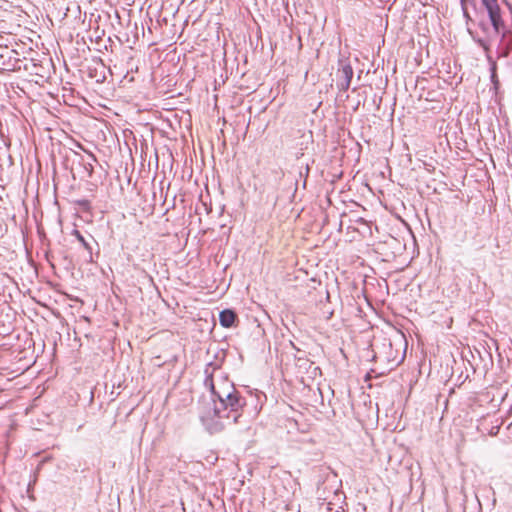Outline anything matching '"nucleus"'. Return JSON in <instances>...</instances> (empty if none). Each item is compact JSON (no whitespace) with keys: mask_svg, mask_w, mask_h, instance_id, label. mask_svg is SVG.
Here are the masks:
<instances>
[{"mask_svg":"<svg viewBox=\"0 0 512 512\" xmlns=\"http://www.w3.org/2000/svg\"><path fill=\"white\" fill-rule=\"evenodd\" d=\"M213 402L214 416L226 417V419L230 420V423L233 424L241 422L242 411L246 406V399L238 390H235L234 393H231L226 399L224 398L221 401L213 399Z\"/></svg>","mask_w":512,"mask_h":512,"instance_id":"1","label":"nucleus"},{"mask_svg":"<svg viewBox=\"0 0 512 512\" xmlns=\"http://www.w3.org/2000/svg\"><path fill=\"white\" fill-rule=\"evenodd\" d=\"M465 27L468 35L478 47L483 49L485 55L490 54L492 44L491 35L493 34L490 20L482 15L478 19L472 17V22L469 24L465 22Z\"/></svg>","mask_w":512,"mask_h":512,"instance_id":"2","label":"nucleus"},{"mask_svg":"<svg viewBox=\"0 0 512 512\" xmlns=\"http://www.w3.org/2000/svg\"><path fill=\"white\" fill-rule=\"evenodd\" d=\"M221 361L209 362L206 365L204 370L205 379L204 385L209 388L212 400L216 399V401H221L224 398L226 399L231 393H234L237 390L234 384L228 381L227 378L222 379L217 385H215L213 381V374L216 370L220 369Z\"/></svg>","mask_w":512,"mask_h":512,"instance_id":"3","label":"nucleus"},{"mask_svg":"<svg viewBox=\"0 0 512 512\" xmlns=\"http://www.w3.org/2000/svg\"><path fill=\"white\" fill-rule=\"evenodd\" d=\"M503 5L512 13V4L509 0H480L482 16L490 20L492 30L499 31L506 25Z\"/></svg>","mask_w":512,"mask_h":512,"instance_id":"4","label":"nucleus"},{"mask_svg":"<svg viewBox=\"0 0 512 512\" xmlns=\"http://www.w3.org/2000/svg\"><path fill=\"white\" fill-rule=\"evenodd\" d=\"M493 34L500 37L497 46V58L508 57L512 52V30L507 25H504L499 31L493 30Z\"/></svg>","mask_w":512,"mask_h":512,"instance_id":"5","label":"nucleus"},{"mask_svg":"<svg viewBox=\"0 0 512 512\" xmlns=\"http://www.w3.org/2000/svg\"><path fill=\"white\" fill-rule=\"evenodd\" d=\"M18 53L8 46L0 45V69L3 71L20 70L21 61L17 58Z\"/></svg>","mask_w":512,"mask_h":512,"instance_id":"6","label":"nucleus"},{"mask_svg":"<svg viewBox=\"0 0 512 512\" xmlns=\"http://www.w3.org/2000/svg\"><path fill=\"white\" fill-rule=\"evenodd\" d=\"M71 235L76 238L79 243V249L83 250L82 259L85 263H94L93 258V247L92 244H97L96 240L92 235H88V238L84 237L81 232L77 229H73Z\"/></svg>","mask_w":512,"mask_h":512,"instance_id":"7","label":"nucleus"},{"mask_svg":"<svg viewBox=\"0 0 512 512\" xmlns=\"http://www.w3.org/2000/svg\"><path fill=\"white\" fill-rule=\"evenodd\" d=\"M339 66H340L338 69L339 79L337 82V86H338L339 90L347 91L350 87L351 80L353 78V73H354L353 68L348 62H346L344 60L339 61Z\"/></svg>","mask_w":512,"mask_h":512,"instance_id":"8","label":"nucleus"},{"mask_svg":"<svg viewBox=\"0 0 512 512\" xmlns=\"http://www.w3.org/2000/svg\"><path fill=\"white\" fill-rule=\"evenodd\" d=\"M222 419H226V417L215 416L214 418L203 420V423L210 434H216L220 433L225 428Z\"/></svg>","mask_w":512,"mask_h":512,"instance_id":"9","label":"nucleus"},{"mask_svg":"<svg viewBox=\"0 0 512 512\" xmlns=\"http://www.w3.org/2000/svg\"><path fill=\"white\" fill-rule=\"evenodd\" d=\"M237 321V314L231 309H224L219 314L220 325L224 328H231Z\"/></svg>","mask_w":512,"mask_h":512,"instance_id":"10","label":"nucleus"},{"mask_svg":"<svg viewBox=\"0 0 512 512\" xmlns=\"http://www.w3.org/2000/svg\"><path fill=\"white\" fill-rule=\"evenodd\" d=\"M459 4L464 22L469 24L472 22V14L469 11V7L471 6L475 11H477V0H459Z\"/></svg>","mask_w":512,"mask_h":512,"instance_id":"11","label":"nucleus"},{"mask_svg":"<svg viewBox=\"0 0 512 512\" xmlns=\"http://www.w3.org/2000/svg\"><path fill=\"white\" fill-rule=\"evenodd\" d=\"M486 59H487L488 63L490 64V79H491V82L493 84V88L495 90H497L498 87H499V84H500L498 76H497V63L491 57L490 54H486Z\"/></svg>","mask_w":512,"mask_h":512,"instance_id":"12","label":"nucleus"},{"mask_svg":"<svg viewBox=\"0 0 512 512\" xmlns=\"http://www.w3.org/2000/svg\"><path fill=\"white\" fill-rule=\"evenodd\" d=\"M75 155L80 158L79 162L84 166V168L87 171L88 175L91 176L92 172H93V163L92 162L96 161L95 156L92 153H89L88 154V158L90 159V161L85 162L80 154L75 152Z\"/></svg>","mask_w":512,"mask_h":512,"instance_id":"13","label":"nucleus"},{"mask_svg":"<svg viewBox=\"0 0 512 512\" xmlns=\"http://www.w3.org/2000/svg\"><path fill=\"white\" fill-rule=\"evenodd\" d=\"M80 205H88L89 202L87 200H82L79 202Z\"/></svg>","mask_w":512,"mask_h":512,"instance_id":"14","label":"nucleus"}]
</instances>
